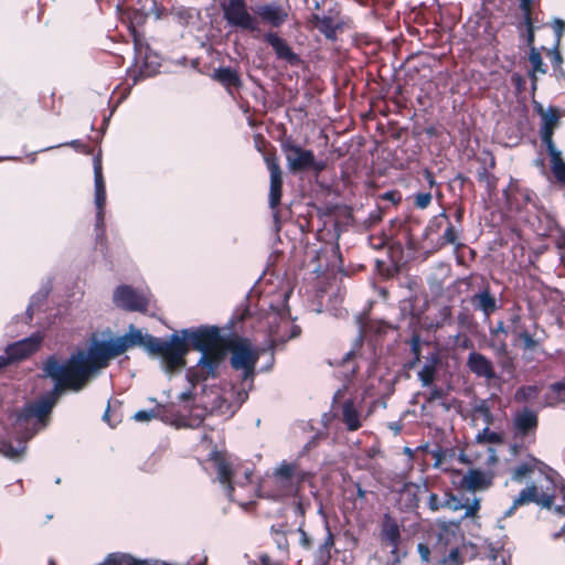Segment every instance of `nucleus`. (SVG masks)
<instances>
[{
  "mask_svg": "<svg viewBox=\"0 0 565 565\" xmlns=\"http://www.w3.org/2000/svg\"><path fill=\"white\" fill-rule=\"evenodd\" d=\"M42 371L45 377H50L54 382V386L41 397L24 405L18 413L19 422H29L35 418L38 423L46 425L53 408L65 391H82L63 371L61 362L55 355H50L43 362Z\"/></svg>",
  "mask_w": 565,
  "mask_h": 565,
  "instance_id": "obj_1",
  "label": "nucleus"
},
{
  "mask_svg": "<svg viewBox=\"0 0 565 565\" xmlns=\"http://www.w3.org/2000/svg\"><path fill=\"white\" fill-rule=\"evenodd\" d=\"M119 355L121 352L115 338L98 341L94 337L87 353H73L65 363H61V367L83 390L96 371L107 367Z\"/></svg>",
  "mask_w": 565,
  "mask_h": 565,
  "instance_id": "obj_2",
  "label": "nucleus"
},
{
  "mask_svg": "<svg viewBox=\"0 0 565 565\" xmlns=\"http://www.w3.org/2000/svg\"><path fill=\"white\" fill-rule=\"evenodd\" d=\"M311 477L299 462L282 460L260 484L264 497L284 500L298 497L302 484Z\"/></svg>",
  "mask_w": 565,
  "mask_h": 565,
  "instance_id": "obj_3",
  "label": "nucleus"
},
{
  "mask_svg": "<svg viewBox=\"0 0 565 565\" xmlns=\"http://www.w3.org/2000/svg\"><path fill=\"white\" fill-rule=\"evenodd\" d=\"M225 355L231 353L230 364L235 371H241L242 383L249 382V388L253 385L256 375V365L259 361V351L253 347L247 338L239 335H228L223 348Z\"/></svg>",
  "mask_w": 565,
  "mask_h": 565,
  "instance_id": "obj_4",
  "label": "nucleus"
},
{
  "mask_svg": "<svg viewBox=\"0 0 565 565\" xmlns=\"http://www.w3.org/2000/svg\"><path fill=\"white\" fill-rule=\"evenodd\" d=\"M189 352V343L184 335L178 332L172 333L169 340L153 337L148 342V353L159 355L169 373L177 372L186 365L185 356Z\"/></svg>",
  "mask_w": 565,
  "mask_h": 565,
  "instance_id": "obj_5",
  "label": "nucleus"
},
{
  "mask_svg": "<svg viewBox=\"0 0 565 565\" xmlns=\"http://www.w3.org/2000/svg\"><path fill=\"white\" fill-rule=\"evenodd\" d=\"M539 428L537 411L523 406L514 412L511 423V433L513 444L511 450L519 454L520 450L526 449L536 441V433Z\"/></svg>",
  "mask_w": 565,
  "mask_h": 565,
  "instance_id": "obj_6",
  "label": "nucleus"
},
{
  "mask_svg": "<svg viewBox=\"0 0 565 565\" xmlns=\"http://www.w3.org/2000/svg\"><path fill=\"white\" fill-rule=\"evenodd\" d=\"M281 150L291 173L313 171L318 175L327 168L326 161L316 160L312 150L302 148L290 137L281 141Z\"/></svg>",
  "mask_w": 565,
  "mask_h": 565,
  "instance_id": "obj_7",
  "label": "nucleus"
},
{
  "mask_svg": "<svg viewBox=\"0 0 565 565\" xmlns=\"http://www.w3.org/2000/svg\"><path fill=\"white\" fill-rule=\"evenodd\" d=\"M189 343V350L193 349L201 353L223 349L227 337L222 335L221 329L216 326H200L180 331Z\"/></svg>",
  "mask_w": 565,
  "mask_h": 565,
  "instance_id": "obj_8",
  "label": "nucleus"
},
{
  "mask_svg": "<svg viewBox=\"0 0 565 565\" xmlns=\"http://www.w3.org/2000/svg\"><path fill=\"white\" fill-rule=\"evenodd\" d=\"M224 361V349L203 352L198 363L188 369L186 380L194 387L209 379H217L220 376V367Z\"/></svg>",
  "mask_w": 565,
  "mask_h": 565,
  "instance_id": "obj_9",
  "label": "nucleus"
},
{
  "mask_svg": "<svg viewBox=\"0 0 565 565\" xmlns=\"http://www.w3.org/2000/svg\"><path fill=\"white\" fill-rule=\"evenodd\" d=\"M221 9L228 26L247 31L256 30L257 20L249 13L246 0H224L221 2Z\"/></svg>",
  "mask_w": 565,
  "mask_h": 565,
  "instance_id": "obj_10",
  "label": "nucleus"
},
{
  "mask_svg": "<svg viewBox=\"0 0 565 565\" xmlns=\"http://www.w3.org/2000/svg\"><path fill=\"white\" fill-rule=\"evenodd\" d=\"M264 161L269 171L270 185L268 202L270 209H277L281 203L282 196V171L279 166V160L276 156L275 148L271 146V152L264 153Z\"/></svg>",
  "mask_w": 565,
  "mask_h": 565,
  "instance_id": "obj_11",
  "label": "nucleus"
},
{
  "mask_svg": "<svg viewBox=\"0 0 565 565\" xmlns=\"http://www.w3.org/2000/svg\"><path fill=\"white\" fill-rule=\"evenodd\" d=\"M537 111L542 116L543 121L540 130L541 139L543 143L546 146L547 152L551 156V158H557V154H559L561 151H558L554 145L553 135L561 119L559 109L557 107L551 106L545 111L542 105H539Z\"/></svg>",
  "mask_w": 565,
  "mask_h": 565,
  "instance_id": "obj_12",
  "label": "nucleus"
},
{
  "mask_svg": "<svg viewBox=\"0 0 565 565\" xmlns=\"http://www.w3.org/2000/svg\"><path fill=\"white\" fill-rule=\"evenodd\" d=\"M43 339L40 332H35L25 339L9 344L4 350V355L10 364L26 360L40 350Z\"/></svg>",
  "mask_w": 565,
  "mask_h": 565,
  "instance_id": "obj_13",
  "label": "nucleus"
},
{
  "mask_svg": "<svg viewBox=\"0 0 565 565\" xmlns=\"http://www.w3.org/2000/svg\"><path fill=\"white\" fill-rule=\"evenodd\" d=\"M113 300L118 308L130 312H146L148 308L147 298L128 285L118 286Z\"/></svg>",
  "mask_w": 565,
  "mask_h": 565,
  "instance_id": "obj_14",
  "label": "nucleus"
},
{
  "mask_svg": "<svg viewBox=\"0 0 565 565\" xmlns=\"http://www.w3.org/2000/svg\"><path fill=\"white\" fill-rule=\"evenodd\" d=\"M264 42L271 46L276 58L284 61L290 66H299L301 57L292 50L288 42L276 32H267L263 38Z\"/></svg>",
  "mask_w": 565,
  "mask_h": 565,
  "instance_id": "obj_15",
  "label": "nucleus"
},
{
  "mask_svg": "<svg viewBox=\"0 0 565 565\" xmlns=\"http://www.w3.org/2000/svg\"><path fill=\"white\" fill-rule=\"evenodd\" d=\"M215 468L218 482L223 486L226 497L233 500L234 482H233V468L231 462L226 459L225 455L214 449L209 457Z\"/></svg>",
  "mask_w": 565,
  "mask_h": 565,
  "instance_id": "obj_16",
  "label": "nucleus"
},
{
  "mask_svg": "<svg viewBox=\"0 0 565 565\" xmlns=\"http://www.w3.org/2000/svg\"><path fill=\"white\" fill-rule=\"evenodd\" d=\"M462 536L458 533V529L452 525L441 524L437 532V542L433 546V558L447 553L454 546L460 545Z\"/></svg>",
  "mask_w": 565,
  "mask_h": 565,
  "instance_id": "obj_17",
  "label": "nucleus"
},
{
  "mask_svg": "<svg viewBox=\"0 0 565 565\" xmlns=\"http://www.w3.org/2000/svg\"><path fill=\"white\" fill-rule=\"evenodd\" d=\"M255 13L264 23L273 28L281 26L288 18L287 11L276 1L257 6Z\"/></svg>",
  "mask_w": 565,
  "mask_h": 565,
  "instance_id": "obj_18",
  "label": "nucleus"
},
{
  "mask_svg": "<svg viewBox=\"0 0 565 565\" xmlns=\"http://www.w3.org/2000/svg\"><path fill=\"white\" fill-rule=\"evenodd\" d=\"M493 483V475L480 469H468L460 480V487L468 491L487 490Z\"/></svg>",
  "mask_w": 565,
  "mask_h": 565,
  "instance_id": "obj_19",
  "label": "nucleus"
},
{
  "mask_svg": "<svg viewBox=\"0 0 565 565\" xmlns=\"http://www.w3.org/2000/svg\"><path fill=\"white\" fill-rule=\"evenodd\" d=\"M211 77L213 81L222 85L225 88V90L232 96L236 92H238L243 86V82L238 71L230 66H220L215 68Z\"/></svg>",
  "mask_w": 565,
  "mask_h": 565,
  "instance_id": "obj_20",
  "label": "nucleus"
},
{
  "mask_svg": "<svg viewBox=\"0 0 565 565\" xmlns=\"http://www.w3.org/2000/svg\"><path fill=\"white\" fill-rule=\"evenodd\" d=\"M470 303L476 311H481L487 318L498 310L497 299L489 282H486L479 292L471 296Z\"/></svg>",
  "mask_w": 565,
  "mask_h": 565,
  "instance_id": "obj_21",
  "label": "nucleus"
},
{
  "mask_svg": "<svg viewBox=\"0 0 565 565\" xmlns=\"http://www.w3.org/2000/svg\"><path fill=\"white\" fill-rule=\"evenodd\" d=\"M380 539L382 544L392 548L393 553L397 552L401 543V530L397 521L390 514L383 516Z\"/></svg>",
  "mask_w": 565,
  "mask_h": 565,
  "instance_id": "obj_22",
  "label": "nucleus"
},
{
  "mask_svg": "<svg viewBox=\"0 0 565 565\" xmlns=\"http://www.w3.org/2000/svg\"><path fill=\"white\" fill-rule=\"evenodd\" d=\"M467 366L478 377H484L488 381L497 377L491 360L479 352L469 353Z\"/></svg>",
  "mask_w": 565,
  "mask_h": 565,
  "instance_id": "obj_23",
  "label": "nucleus"
},
{
  "mask_svg": "<svg viewBox=\"0 0 565 565\" xmlns=\"http://www.w3.org/2000/svg\"><path fill=\"white\" fill-rule=\"evenodd\" d=\"M150 338H153V335L143 334L140 329H137L134 324H131L127 333L120 337H116L115 339L121 354H124L129 349L135 347H143L148 351V342Z\"/></svg>",
  "mask_w": 565,
  "mask_h": 565,
  "instance_id": "obj_24",
  "label": "nucleus"
},
{
  "mask_svg": "<svg viewBox=\"0 0 565 565\" xmlns=\"http://www.w3.org/2000/svg\"><path fill=\"white\" fill-rule=\"evenodd\" d=\"M341 422L348 431H356L362 427L361 413L353 398L345 399L341 407Z\"/></svg>",
  "mask_w": 565,
  "mask_h": 565,
  "instance_id": "obj_25",
  "label": "nucleus"
},
{
  "mask_svg": "<svg viewBox=\"0 0 565 565\" xmlns=\"http://www.w3.org/2000/svg\"><path fill=\"white\" fill-rule=\"evenodd\" d=\"M310 22L326 39L335 41L338 31L342 30V24L330 15L312 14Z\"/></svg>",
  "mask_w": 565,
  "mask_h": 565,
  "instance_id": "obj_26",
  "label": "nucleus"
},
{
  "mask_svg": "<svg viewBox=\"0 0 565 565\" xmlns=\"http://www.w3.org/2000/svg\"><path fill=\"white\" fill-rule=\"evenodd\" d=\"M93 168L95 181V205L96 207H105L107 195L100 154L94 157Z\"/></svg>",
  "mask_w": 565,
  "mask_h": 565,
  "instance_id": "obj_27",
  "label": "nucleus"
},
{
  "mask_svg": "<svg viewBox=\"0 0 565 565\" xmlns=\"http://www.w3.org/2000/svg\"><path fill=\"white\" fill-rule=\"evenodd\" d=\"M507 202L511 209L516 211L523 210L533 200V192L527 188L520 185H511L509 191H505Z\"/></svg>",
  "mask_w": 565,
  "mask_h": 565,
  "instance_id": "obj_28",
  "label": "nucleus"
},
{
  "mask_svg": "<svg viewBox=\"0 0 565 565\" xmlns=\"http://www.w3.org/2000/svg\"><path fill=\"white\" fill-rule=\"evenodd\" d=\"M529 61L531 63V70L529 71V76L532 84V89H536L537 85V76L536 73L546 74L547 66L544 64L541 53L536 47H532L529 54Z\"/></svg>",
  "mask_w": 565,
  "mask_h": 565,
  "instance_id": "obj_29",
  "label": "nucleus"
},
{
  "mask_svg": "<svg viewBox=\"0 0 565 565\" xmlns=\"http://www.w3.org/2000/svg\"><path fill=\"white\" fill-rule=\"evenodd\" d=\"M286 523L273 524L270 526V533L274 542L277 545L279 554L287 558L289 556V542L286 534Z\"/></svg>",
  "mask_w": 565,
  "mask_h": 565,
  "instance_id": "obj_30",
  "label": "nucleus"
},
{
  "mask_svg": "<svg viewBox=\"0 0 565 565\" xmlns=\"http://www.w3.org/2000/svg\"><path fill=\"white\" fill-rule=\"evenodd\" d=\"M535 500H537V487L535 484H531L522 489L519 495L514 499L513 504L508 512V515H510L515 509H518L521 505L529 504L531 502L535 503Z\"/></svg>",
  "mask_w": 565,
  "mask_h": 565,
  "instance_id": "obj_31",
  "label": "nucleus"
},
{
  "mask_svg": "<svg viewBox=\"0 0 565 565\" xmlns=\"http://www.w3.org/2000/svg\"><path fill=\"white\" fill-rule=\"evenodd\" d=\"M102 565H147V562L137 559L129 554L113 553Z\"/></svg>",
  "mask_w": 565,
  "mask_h": 565,
  "instance_id": "obj_32",
  "label": "nucleus"
},
{
  "mask_svg": "<svg viewBox=\"0 0 565 565\" xmlns=\"http://www.w3.org/2000/svg\"><path fill=\"white\" fill-rule=\"evenodd\" d=\"M434 561L440 563L441 565L463 564V557L460 553V545L449 548L447 553L438 555L437 558H434Z\"/></svg>",
  "mask_w": 565,
  "mask_h": 565,
  "instance_id": "obj_33",
  "label": "nucleus"
},
{
  "mask_svg": "<svg viewBox=\"0 0 565 565\" xmlns=\"http://www.w3.org/2000/svg\"><path fill=\"white\" fill-rule=\"evenodd\" d=\"M437 362L438 359L434 358L433 363H426L418 372V379L422 382V386L428 387L434 383L437 374Z\"/></svg>",
  "mask_w": 565,
  "mask_h": 565,
  "instance_id": "obj_34",
  "label": "nucleus"
},
{
  "mask_svg": "<svg viewBox=\"0 0 565 565\" xmlns=\"http://www.w3.org/2000/svg\"><path fill=\"white\" fill-rule=\"evenodd\" d=\"M516 339L522 341V350L524 352H537L542 347V340L534 338V335L531 334L527 330L518 332Z\"/></svg>",
  "mask_w": 565,
  "mask_h": 565,
  "instance_id": "obj_35",
  "label": "nucleus"
},
{
  "mask_svg": "<svg viewBox=\"0 0 565 565\" xmlns=\"http://www.w3.org/2000/svg\"><path fill=\"white\" fill-rule=\"evenodd\" d=\"M540 388L536 385L520 386L514 393V401L518 403H526L539 396Z\"/></svg>",
  "mask_w": 565,
  "mask_h": 565,
  "instance_id": "obj_36",
  "label": "nucleus"
},
{
  "mask_svg": "<svg viewBox=\"0 0 565 565\" xmlns=\"http://www.w3.org/2000/svg\"><path fill=\"white\" fill-rule=\"evenodd\" d=\"M446 225L447 227L444 234L437 241V246L439 248H443L447 245H455L459 239V231L456 228V226L451 224L449 221L447 222Z\"/></svg>",
  "mask_w": 565,
  "mask_h": 565,
  "instance_id": "obj_37",
  "label": "nucleus"
},
{
  "mask_svg": "<svg viewBox=\"0 0 565 565\" xmlns=\"http://www.w3.org/2000/svg\"><path fill=\"white\" fill-rule=\"evenodd\" d=\"M480 499L477 497H473L472 500L469 498H466L465 502H458V504H455L452 507V510H459L465 509V518H475L477 516L479 510H480Z\"/></svg>",
  "mask_w": 565,
  "mask_h": 565,
  "instance_id": "obj_38",
  "label": "nucleus"
},
{
  "mask_svg": "<svg viewBox=\"0 0 565 565\" xmlns=\"http://www.w3.org/2000/svg\"><path fill=\"white\" fill-rule=\"evenodd\" d=\"M478 181L486 185L489 193H492L498 185V178L486 167L478 170Z\"/></svg>",
  "mask_w": 565,
  "mask_h": 565,
  "instance_id": "obj_39",
  "label": "nucleus"
},
{
  "mask_svg": "<svg viewBox=\"0 0 565 565\" xmlns=\"http://www.w3.org/2000/svg\"><path fill=\"white\" fill-rule=\"evenodd\" d=\"M472 414L475 416H480L487 426H490L494 423V416L486 399L473 406Z\"/></svg>",
  "mask_w": 565,
  "mask_h": 565,
  "instance_id": "obj_40",
  "label": "nucleus"
},
{
  "mask_svg": "<svg viewBox=\"0 0 565 565\" xmlns=\"http://www.w3.org/2000/svg\"><path fill=\"white\" fill-rule=\"evenodd\" d=\"M477 441L480 444H502L503 436L500 433L490 430L489 426H486L477 435Z\"/></svg>",
  "mask_w": 565,
  "mask_h": 565,
  "instance_id": "obj_41",
  "label": "nucleus"
},
{
  "mask_svg": "<svg viewBox=\"0 0 565 565\" xmlns=\"http://www.w3.org/2000/svg\"><path fill=\"white\" fill-rule=\"evenodd\" d=\"M448 222V215L447 213L444 211L441 213H439L438 215L434 216L429 224L427 225L426 227V234L427 235H430V234H436L440 231V228L447 224Z\"/></svg>",
  "mask_w": 565,
  "mask_h": 565,
  "instance_id": "obj_42",
  "label": "nucleus"
},
{
  "mask_svg": "<svg viewBox=\"0 0 565 565\" xmlns=\"http://www.w3.org/2000/svg\"><path fill=\"white\" fill-rule=\"evenodd\" d=\"M163 408L164 407L162 405H158L156 408H152L149 411H145V409L138 411L137 413H135L132 418L136 422H150L153 418H159L161 416V411Z\"/></svg>",
  "mask_w": 565,
  "mask_h": 565,
  "instance_id": "obj_43",
  "label": "nucleus"
},
{
  "mask_svg": "<svg viewBox=\"0 0 565 565\" xmlns=\"http://www.w3.org/2000/svg\"><path fill=\"white\" fill-rule=\"evenodd\" d=\"M551 161L552 172L555 179L561 183H565V162L562 159V154H557V158H551Z\"/></svg>",
  "mask_w": 565,
  "mask_h": 565,
  "instance_id": "obj_44",
  "label": "nucleus"
},
{
  "mask_svg": "<svg viewBox=\"0 0 565 565\" xmlns=\"http://www.w3.org/2000/svg\"><path fill=\"white\" fill-rule=\"evenodd\" d=\"M543 50L546 51L547 56L551 58V63H552L554 72L563 73V70H562L563 56L558 50V46H556V43L554 44V46L552 49L546 50L545 47H543Z\"/></svg>",
  "mask_w": 565,
  "mask_h": 565,
  "instance_id": "obj_45",
  "label": "nucleus"
},
{
  "mask_svg": "<svg viewBox=\"0 0 565 565\" xmlns=\"http://www.w3.org/2000/svg\"><path fill=\"white\" fill-rule=\"evenodd\" d=\"M522 25H524L526 29V35H525L526 45L530 47V50H532V47H535L534 46L535 34H534L533 17L529 15V20H526V17H523V22L520 24L519 28L521 29Z\"/></svg>",
  "mask_w": 565,
  "mask_h": 565,
  "instance_id": "obj_46",
  "label": "nucleus"
},
{
  "mask_svg": "<svg viewBox=\"0 0 565 565\" xmlns=\"http://www.w3.org/2000/svg\"><path fill=\"white\" fill-rule=\"evenodd\" d=\"M105 207H96L95 231L97 238L103 239L105 237Z\"/></svg>",
  "mask_w": 565,
  "mask_h": 565,
  "instance_id": "obj_47",
  "label": "nucleus"
},
{
  "mask_svg": "<svg viewBox=\"0 0 565 565\" xmlns=\"http://www.w3.org/2000/svg\"><path fill=\"white\" fill-rule=\"evenodd\" d=\"M534 471V466L531 463L523 462L516 466L512 471V479L514 481H522V479Z\"/></svg>",
  "mask_w": 565,
  "mask_h": 565,
  "instance_id": "obj_48",
  "label": "nucleus"
},
{
  "mask_svg": "<svg viewBox=\"0 0 565 565\" xmlns=\"http://www.w3.org/2000/svg\"><path fill=\"white\" fill-rule=\"evenodd\" d=\"M297 533L299 534V545L306 551L312 550L313 541L309 536V534L305 531V522L303 521L300 522V524L297 529Z\"/></svg>",
  "mask_w": 565,
  "mask_h": 565,
  "instance_id": "obj_49",
  "label": "nucleus"
},
{
  "mask_svg": "<svg viewBox=\"0 0 565 565\" xmlns=\"http://www.w3.org/2000/svg\"><path fill=\"white\" fill-rule=\"evenodd\" d=\"M285 557L274 558L268 553H260L252 565H284Z\"/></svg>",
  "mask_w": 565,
  "mask_h": 565,
  "instance_id": "obj_50",
  "label": "nucleus"
},
{
  "mask_svg": "<svg viewBox=\"0 0 565 565\" xmlns=\"http://www.w3.org/2000/svg\"><path fill=\"white\" fill-rule=\"evenodd\" d=\"M355 356H356L355 351L350 350L341 359V365L348 367V370H349V374H347V376L353 377L355 375V373L358 372V366L355 364H352V366H350L351 363L353 362V360L355 359Z\"/></svg>",
  "mask_w": 565,
  "mask_h": 565,
  "instance_id": "obj_51",
  "label": "nucleus"
},
{
  "mask_svg": "<svg viewBox=\"0 0 565 565\" xmlns=\"http://www.w3.org/2000/svg\"><path fill=\"white\" fill-rule=\"evenodd\" d=\"M433 195L430 192H418L414 194V205L417 209L424 210L431 203Z\"/></svg>",
  "mask_w": 565,
  "mask_h": 565,
  "instance_id": "obj_52",
  "label": "nucleus"
},
{
  "mask_svg": "<svg viewBox=\"0 0 565 565\" xmlns=\"http://www.w3.org/2000/svg\"><path fill=\"white\" fill-rule=\"evenodd\" d=\"M103 419L111 428H115L119 423H121V415L117 414L116 411H113L110 404L108 403L107 408L103 415Z\"/></svg>",
  "mask_w": 565,
  "mask_h": 565,
  "instance_id": "obj_53",
  "label": "nucleus"
},
{
  "mask_svg": "<svg viewBox=\"0 0 565 565\" xmlns=\"http://www.w3.org/2000/svg\"><path fill=\"white\" fill-rule=\"evenodd\" d=\"M509 322L511 324L510 332L513 333L515 337L518 335V332L524 330L521 326L522 317L520 315V309L518 308L513 312H511Z\"/></svg>",
  "mask_w": 565,
  "mask_h": 565,
  "instance_id": "obj_54",
  "label": "nucleus"
},
{
  "mask_svg": "<svg viewBox=\"0 0 565 565\" xmlns=\"http://www.w3.org/2000/svg\"><path fill=\"white\" fill-rule=\"evenodd\" d=\"M331 561V551L319 545L315 553V562L317 565H329Z\"/></svg>",
  "mask_w": 565,
  "mask_h": 565,
  "instance_id": "obj_55",
  "label": "nucleus"
},
{
  "mask_svg": "<svg viewBox=\"0 0 565 565\" xmlns=\"http://www.w3.org/2000/svg\"><path fill=\"white\" fill-rule=\"evenodd\" d=\"M482 157H479L477 160L483 164V167L488 168L489 171L495 169L497 167V160L492 151L490 150H482L481 152Z\"/></svg>",
  "mask_w": 565,
  "mask_h": 565,
  "instance_id": "obj_56",
  "label": "nucleus"
},
{
  "mask_svg": "<svg viewBox=\"0 0 565 565\" xmlns=\"http://www.w3.org/2000/svg\"><path fill=\"white\" fill-rule=\"evenodd\" d=\"M447 395L446 391L440 386H434L430 392L425 396V401L428 404L434 403L437 399H443Z\"/></svg>",
  "mask_w": 565,
  "mask_h": 565,
  "instance_id": "obj_57",
  "label": "nucleus"
},
{
  "mask_svg": "<svg viewBox=\"0 0 565 565\" xmlns=\"http://www.w3.org/2000/svg\"><path fill=\"white\" fill-rule=\"evenodd\" d=\"M63 146L71 147L76 151L85 154H90L93 152V148L79 139L72 140L70 142L64 143Z\"/></svg>",
  "mask_w": 565,
  "mask_h": 565,
  "instance_id": "obj_58",
  "label": "nucleus"
},
{
  "mask_svg": "<svg viewBox=\"0 0 565 565\" xmlns=\"http://www.w3.org/2000/svg\"><path fill=\"white\" fill-rule=\"evenodd\" d=\"M411 343V352L414 356H416L417 361H420V352H422V340L419 334H413L409 341Z\"/></svg>",
  "mask_w": 565,
  "mask_h": 565,
  "instance_id": "obj_59",
  "label": "nucleus"
},
{
  "mask_svg": "<svg viewBox=\"0 0 565 565\" xmlns=\"http://www.w3.org/2000/svg\"><path fill=\"white\" fill-rule=\"evenodd\" d=\"M295 499H297L295 502H294V510H295V513L297 515H299L301 518V521L305 522V516H306V512H307V508L309 507V502L308 503H305L302 498L301 497H296Z\"/></svg>",
  "mask_w": 565,
  "mask_h": 565,
  "instance_id": "obj_60",
  "label": "nucleus"
},
{
  "mask_svg": "<svg viewBox=\"0 0 565 565\" xmlns=\"http://www.w3.org/2000/svg\"><path fill=\"white\" fill-rule=\"evenodd\" d=\"M553 30L556 35V40H555L556 46H559L561 39L565 33V21H563L561 19H555L553 22Z\"/></svg>",
  "mask_w": 565,
  "mask_h": 565,
  "instance_id": "obj_61",
  "label": "nucleus"
},
{
  "mask_svg": "<svg viewBox=\"0 0 565 565\" xmlns=\"http://www.w3.org/2000/svg\"><path fill=\"white\" fill-rule=\"evenodd\" d=\"M417 551L419 553V556L422 558L423 562H431L434 558H433V548L430 550L429 546L425 543H419L417 545Z\"/></svg>",
  "mask_w": 565,
  "mask_h": 565,
  "instance_id": "obj_62",
  "label": "nucleus"
},
{
  "mask_svg": "<svg viewBox=\"0 0 565 565\" xmlns=\"http://www.w3.org/2000/svg\"><path fill=\"white\" fill-rule=\"evenodd\" d=\"M553 502H554V495H551V494H547V493H540L537 491V500H535V503L543 507V508H546V509H550L552 505H553Z\"/></svg>",
  "mask_w": 565,
  "mask_h": 565,
  "instance_id": "obj_63",
  "label": "nucleus"
},
{
  "mask_svg": "<svg viewBox=\"0 0 565 565\" xmlns=\"http://www.w3.org/2000/svg\"><path fill=\"white\" fill-rule=\"evenodd\" d=\"M551 391L557 395L559 401L565 402V382H555L551 384Z\"/></svg>",
  "mask_w": 565,
  "mask_h": 565,
  "instance_id": "obj_64",
  "label": "nucleus"
}]
</instances>
